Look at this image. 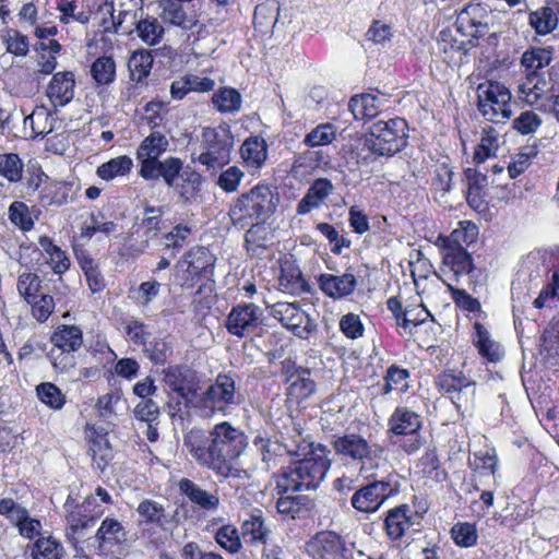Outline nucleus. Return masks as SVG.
<instances>
[{"label":"nucleus","instance_id":"4be33fe9","mask_svg":"<svg viewBox=\"0 0 559 559\" xmlns=\"http://www.w3.org/2000/svg\"><path fill=\"white\" fill-rule=\"evenodd\" d=\"M253 445L260 452L262 462L265 467L270 469L277 464V460L284 454L300 455L301 444L296 450L288 448L286 444L280 443L277 440H272L267 437L258 435L253 440Z\"/></svg>","mask_w":559,"mask_h":559},{"label":"nucleus","instance_id":"58836bf2","mask_svg":"<svg viewBox=\"0 0 559 559\" xmlns=\"http://www.w3.org/2000/svg\"><path fill=\"white\" fill-rule=\"evenodd\" d=\"M217 545L227 552L235 555L242 549L241 532L234 524H224L214 535Z\"/></svg>","mask_w":559,"mask_h":559},{"label":"nucleus","instance_id":"e2e57ef3","mask_svg":"<svg viewBox=\"0 0 559 559\" xmlns=\"http://www.w3.org/2000/svg\"><path fill=\"white\" fill-rule=\"evenodd\" d=\"M266 221L255 222L250 224L245 235V242L248 248L257 247V248H265L267 242L269 230L265 227Z\"/></svg>","mask_w":559,"mask_h":559},{"label":"nucleus","instance_id":"39448f33","mask_svg":"<svg viewBox=\"0 0 559 559\" xmlns=\"http://www.w3.org/2000/svg\"><path fill=\"white\" fill-rule=\"evenodd\" d=\"M407 123L402 118L374 122L364 138V147L376 156H393L407 143Z\"/></svg>","mask_w":559,"mask_h":559},{"label":"nucleus","instance_id":"6ab92c4d","mask_svg":"<svg viewBox=\"0 0 559 559\" xmlns=\"http://www.w3.org/2000/svg\"><path fill=\"white\" fill-rule=\"evenodd\" d=\"M320 289L330 298L343 299L350 296L357 287V278L350 267L342 275L324 273L319 275Z\"/></svg>","mask_w":559,"mask_h":559},{"label":"nucleus","instance_id":"de8ad7c7","mask_svg":"<svg viewBox=\"0 0 559 559\" xmlns=\"http://www.w3.org/2000/svg\"><path fill=\"white\" fill-rule=\"evenodd\" d=\"M551 61V52L547 49L535 48L523 53L521 64L525 68L526 73L534 72L540 74L538 70L548 66Z\"/></svg>","mask_w":559,"mask_h":559},{"label":"nucleus","instance_id":"b1692460","mask_svg":"<svg viewBox=\"0 0 559 559\" xmlns=\"http://www.w3.org/2000/svg\"><path fill=\"white\" fill-rule=\"evenodd\" d=\"M333 191L332 182L326 178L316 179L309 187L304 198L298 202L296 212L298 215H306L328 199Z\"/></svg>","mask_w":559,"mask_h":559},{"label":"nucleus","instance_id":"6e6d98bb","mask_svg":"<svg viewBox=\"0 0 559 559\" xmlns=\"http://www.w3.org/2000/svg\"><path fill=\"white\" fill-rule=\"evenodd\" d=\"M451 537L457 546L468 548L476 545L478 535L475 524L460 522L452 527Z\"/></svg>","mask_w":559,"mask_h":559},{"label":"nucleus","instance_id":"09e8293b","mask_svg":"<svg viewBox=\"0 0 559 559\" xmlns=\"http://www.w3.org/2000/svg\"><path fill=\"white\" fill-rule=\"evenodd\" d=\"M336 138V128L332 123H321L312 129L304 139V144L309 147L324 146Z\"/></svg>","mask_w":559,"mask_h":559},{"label":"nucleus","instance_id":"cd10ccee","mask_svg":"<svg viewBox=\"0 0 559 559\" xmlns=\"http://www.w3.org/2000/svg\"><path fill=\"white\" fill-rule=\"evenodd\" d=\"M444 252L442 257L443 266L449 269L456 280L474 270L473 259L464 247L450 246L442 247Z\"/></svg>","mask_w":559,"mask_h":559},{"label":"nucleus","instance_id":"c03bdc74","mask_svg":"<svg viewBox=\"0 0 559 559\" xmlns=\"http://www.w3.org/2000/svg\"><path fill=\"white\" fill-rule=\"evenodd\" d=\"M212 102L219 112H235L241 107V95L235 88L223 87L213 94Z\"/></svg>","mask_w":559,"mask_h":559},{"label":"nucleus","instance_id":"4c0bfd02","mask_svg":"<svg viewBox=\"0 0 559 559\" xmlns=\"http://www.w3.org/2000/svg\"><path fill=\"white\" fill-rule=\"evenodd\" d=\"M499 148V132L493 127H485L479 144L476 146L473 159L483 164L487 158L495 156Z\"/></svg>","mask_w":559,"mask_h":559},{"label":"nucleus","instance_id":"338daca9","mask_svg":"<svg viewBox=\"0 0 559 559\" xmlns=\"http://www.w3.org/2000/svg\"><path fill=\"white\" fill-rule=\"evenodd\" d=\"M37 395L43 403L55 409L61 408L64 403L62 393L52 383H43L38 385Z\"/></svg>","mask_w":559,"mask_h":559},{"label":"nucleus","instance_id":"69168bd1","mask_svg":"<svg viewBox=\"0 0 559 559\" xmlns=\"http://www.w3.org/2000/svg\"><path fill=\"white\" fill-rule=\"evenodd\" d=\"M243 171L237 166H230L217 178V186L225 192H234L238 189L241 179L243 178Z\"/></svg>","mask_w":559,"mask_h":559},{"label":"nucleus","instance_id":"13d9d810","mask_svg":"<svg viewBox=\"0 0 559 559\" xmlns=\"http://www.w3.org/2000/svg\"><path fill=\"white\" fill-rule=\"evenodd\" d=\"M471 380L466 378L461 371H447L437 379L439 389L450 396L455 393L460 388H466V383Z\"/></svg>","mask_w":559,"mask_h":559},{"label":"nucleus","instance_id":"864d4df0","mask_svg":"<svg viewBox=\"0 0 559 559\" xmlns=\"http://www.w3.org/2000/svg\"><path fill=\"white\" fill-rule=\"evenodd\" d=\"M136 512L139 513L141 521L148 524L162 525L165 519L164 507L151 499H145L140 502L136 508Z\"/></svg>","mask_w":559,"mask_h":559},{"label":"nucleus","instance_id":"49530a36","mask_svg":"<svg viewBox=\"0 0 559 559\" xmlns=\"http://www.w3.org/2000/svg\"><path fill=\"white\" fill-rule=\"evenodd\" d=\"M23 168L24 164L17 154H0V176L5 178L10 183L21 181Z\"/></svg>","mask_w":559,"mask_h":559},{"label":"nucleus","instance_id":"680f3d73","mask_svg":"<svg viewBox=\"0 0 559 559\" xmlns=\"http://www.w3.org/2000/svg\"><path fill=\"white\" fill-rule=\"evenodd\" d=\"M143 217L139 219L136 217L134 225L141 226L146 229H153L154 231L162 230V217L164 215V210L162 206H153L150 204L144 205Z\"/></svg>","mask_w":559,"mask_h":559},{"label":"nucleus","instance_id":"a878e982","mask_svg":"<svg viewBox=\"0 0 559 559\" xmlns=\"http://www.w3.org/2000/svg\"><path fill=\"white\" fill-rule=\"evenodd\" d=\"M215 258L205 247L190 249L179 261V264H187V271L191 275L207 277L212 274Z\"/></svg>","mask_w":559,"mask_h":559},{"label":"nucleus","instance_id":"dca6fc26","mask_svg":"<svg viewBox=\"0 0 559 559\" xmlns=\"http://www.w3.org/2000/svg\"><path fill=\"white\" fill-rule=\"evenodd\" d=\"M306 552L312 559H336L345 549L340 535L332 531H321L306 543Z\"/></svg>","mask_w":559,"mask_h":559},{"label":"nucleus","instance_id":"473e14b6","mask_svg":"<svg viewBox=\"0 0 559 559\" xmlns=\"http://www.w3.org/2000/svg\"><path fill=\"white\" fill-rule=\"evenodd\" d=\"M478 236L477 226L468 221H462L459 223V227L455 228L449 237L440 236L438 238L437 243L440 247H450V246H460L464 245L468 246L473 243Z\"/></svg>","mask_w":559,"mask_h":559},{"label":"nucleus","instance_id":"f257e3e1","mask_svg":"<svg viewBox=\"0 0 559 559\" xmlns=\"http://www.w3.org/2000/svg\"><path fill=\"white\" fill-rule=\"evenodd\" d=\"M247 444L245 433L227 421L215 425L209 435L193 428L183 438V447L199 465L225 478L248 477L247 471L234 465Z\"/></svg>","mask_w":559,"mask_h":559},{"label":"nucleus","instance_id":"9b49d317","mask_svg":"<svg viewBox=\"0 0 559 559\" xmlns=\"http://www.w3.org/2000/svg\"><path fill=\"white\" fill-rule=\"evenodd\" d=\"M393 485L385 480H374L353 495L350 502L354 509L359 512H376L390 497L395 493Z\"/></svg>","mask_w":559,"mask_h":559},{"label":"nucleus","instance_id":"f8f14e48","mask_svg":"<svg viewBox=\"0 0 559 559\" xmlns=\"http://www.w3.org/2000/svg\"><path fill=\"white\" fill-rule=\"evenodd\" d=\"M491 19L483 3H469L457 14L456 27L464 36L479 38L488 33Z\"/></svg>","mask_w":559,"mask_h":559},{"label":"nucleus","instance_id":"37998d69","mask_svg":"<svg viewBox=\"0 0 559 559\" xmlns=\"http://www.w3.org/2000/svg\"><path fill=\"white\" fill-rule=\"evenodd\" d=\"M51 342L59 349H78L83 342L82 331L75 325H62L53 333Z\"/></svg>","mask_w":559,"mask_h":559},{"label":"nucleus","instance_id":"f704fd0d","mask_svg":"<svg viewBox=\"0 0 559 559\" xmlns=\"http://www.w3.org/2000/svg\"><path fill=\"white\" fill-rule=\"evenodd\" d=\"M182 169V162L178 157L169 156L164 160L157 159L152 167V177H143L145 180L163 178L168 187H173Z\"/></svg>","mask_w":559,"mask_h":559},{"label":"nucleus","instance_id":"393cba45","mask_svg":"<svg viewBox=\"0 0 559 559\" xmlns=\"http://www.w3.org/2000/svg\"><path fill=\"white\" fill-rule=\"evenodd\" d=\"M95 408L99 417L105 420H111L123 416L129 411L128 401L124 399L121 390L116 389L111 392L100 395L97 399Z\"/></svg>","mask_w":559,"mask_h":559},{"label":"nucleus","instance_id":"603ef678","mask_svg":"<svg viewBox=\"0 0 559 559\" xmlns=\"http://www.w3.org/2000/svg\"><path fill=\"white\" fill-rule=\"evenodd\" d=\"M116 64L111 57L97 58L91 67V74L98 84H109L114 81Z\"/></svg>","mask_w":559,"mask_h":559},{"label":"nucleus","instance_id":"a18cd8bd","mask_svg":"<svg viewBox=\"0 0 559 559\" xmlns=\"http://www.w3.org/2000/svg\"><path fill=\"white\" fill-rule=\"evenodd\" d=\"M133 162L132 159L127 156H118L115 158H111L107 163L102 164L97 168V175L104 180H111L119 176H124L130 173L132 168Z\"/></svg>","mask_w":559,"mask_h":559},{"label":"nucleus","instance_id":"bf43d9fd","mask_svg":"<svg viewBox=\"0 0 559 559\" xmlns=\"http://www.w3.org/2000/svg\"><path fill=\"white\" fill-rule=\"evenodd\" d=\"M542 118L533 110L522 111L513 119L512 127L522 135H528L537 131L542 126Z\"/></svg>","mask_w":559,"mask_h":559},{"label":"nucleus","instance_id":"5701e85b","mask_svg":"<svg viewBox=\"0 0 559 559\" xmlns=\"http://www.w3.org/2000/svg\"><path fill=\"white\" fill-rule=\"evenodd\" d=\"M179 489L191 503L206 512H215L219 506V497L216 491H207L188 478L179 481Z\"/></svg>","mask_w":559,"mask_h":559},{"label":"nucleus","instance_id":"a19ab883","mask_svg":"<svg viewBox=\"0 0 559 559\" xmlns=\"http://www.w3.org/2000/svg\"><path fill=\"white\" fill-rule=\"evenodd\" d=\"M530 25L539 35L551 33L558 25V17L550 7H542L530 13Z\"/></svg>","mask_w":559,"mask_h":559},{"label":"nucleus","instance_id":"6e6552de","mask_svg":"<svg viewBox=\"0 0 559 559\" xmlns=\"http://www.w3.org/2000/svg\"><path fill=\"white\" fill-rule=\"evenodd\" d=\"M388 427L389 432L394 436L408 437L402 445L405 452L412 454L420 449L418 431L421 428V418L416 412L406 406H397L388 420Z\"/></svg>","mask_w":559,"mask_h":559},{"label":"nucleus","instance_id":"7ed1b4c3","mask_svg":"<svg viewBox=\"0 0 559 559\" xmlns=\"http://www.w3.org/2000/svg\"><path fill=\"white\" fill-rule=\"evenodd\" d=\"M277 204L278 194L270 186L259 183L230 203L228 217L233 226L245 229L258 221H267L275 213Z\"/></svg>","mask_w":559,"mask_h":559},{"label":"nucleus","instance_id":"3c124183","mask_svg":"<svg viewBox=\"0 0 559 559\" xmlns=\"http://www.w3.org/2000/svg\"><path fill=\"white\" fill-rule=\"evenodd\" d=\"M134 231L131 235V240L134 242L130 245L129 250L133 255H140L145 252L151 242L157 239L159 231L146 229L138 225H133Z\"/></svg>","mask_w":559,"mask_h":559},{"label":"nucleus","instance_id":"1a4fd4ad","mask_svg":"<svg viewBox=\"0 0 559 559\" xmlns=\"http://www.w3.org/2000/svg\"><path fill=\"white\" fill-rule=\"evenodd\" d=\"M336 454L345 460L361 462L360 472L366 471V464L378 457V451L360 435L346 433L333 440Z\"/></svg>","mask_w":559,"mask_h":559},{"label":"nucleus","instance_id":"ea45409f","mask_svg":"<svg viewBox=\"0 0 559 559\" xmlns=\"http://www.w3.org/2000/svg\"><path fill=\"white\" fill-rule=\"evenodd\" d=\"M153 66V56L151 51L141 49L134 51L128 62L132 81L142 82L151 72Z\"/></svg>","mask_w":559,"mask_h":559},{"label":"nucleus","instance_id":"aec40b11","mask_svg":"<svg viewBox=\"0 0 559 559\" xmlns=\"http://www.w3.org/2000/svg\"><path fill=\"white\" fill-rule=\"evenodd\" d=\"M74 88L75 80L73 72H57L52 75L47 86L46 96L55 108L63 107L73 99Z\"/></svg>","mask_w":559,"mask_h":559},{"label":"nucleus","instance_id":"052dcab7","mask_svg":"<svg viewBox=\"0 0 559 559\" xmlns=\"http://www.w3.org/2000/svg\"><path fill=\"white\" fill-rule=\"evenodd\" d=\"M17 289L19 293L27 300V302H32V300L40 296V280L34 273H23L19 277Z\"/></svg>","mask_w":559,"mask_h":559},{"label":"nucleus","instance_id":"7c9ffc66","mask_svg":"<svg viewBox=\"0 0 559 559\" xmlns=\"http://www.w3.org/2000/svg\"><path fill=\"white\" fill-rule=\"evenodd\" d=\"M139 38L148 46H155L160 43L164 35V27L158 20L142 11L141 16L133 25Z\"/></svg>","mask_w":559,"mask_h":559},{"label":"nucleus","instance_id":"f3484780","mask_svg":"<svg viewBox=\"0 0 559 559\" xmlns=\"http://www.w3.org/2000/svg\"><path fill=\"white\" fill-rule=\"evenodd\" d=\"M164 373L166 384L186 401H191L200 389L195 371L188 367H169Z\"/></svg>","mask_w":559,"mask_h":559},{"label":"nucleus","instance_id":"ddd939ff","mask_svg":"<svg viewBox=\"0 0 559 559\" xmlns=\"http://www.w3.org/2000/svg\"><path fill=\"white\" fill-rule=\"evenodd\" d=\"M271 314L296 336L306 337L310 332V320L298 302H276L271 307Z\"/></svg>","mask_w":559,"mask_h":559},{"label":"nucleus","instance_id":"c9c22d12","mask_svg":"<svg viewBox=\"0 0 559 559\" xmlns=\"http://www.w3.org/2000/svg\"><path fill=\"white\" fill-rule=\"evenodd\" d=\"M241 157L248 166L261 167L267 157V146L263 139H247L240 148Z\"/></svg>","mask_w":559,"mask_h":559},{"label":"nucleus","instance_id":"c85d7f7f","mask_svg":"<svg viewBox=\"0 0 559 559\" xmlns=\"http://www.w3.org/2000/svg\"><path fill=\"white\" fill-rule=\"evenodd\" d=\"M413 525L411 509L406 506H399L388 511L384 526L391 539L401 538Z\"/></svg>","mask_w":559,"mask_h":559},{"label":"nucleus","instance_id":"f03ea898","mask_svg":"<svg viewBox=\"0 0 559 559\" xmlns=\"http://www.w3.org/2000/svg\"><path fill=\"white\" fill-rule=\"evenodd\" d=\"M309 448L306 457L295 462L277 480V488L283 493L314 489L323 480L329 467V451L321 444L301 445L300 455Z\"/></svg>","mask_w":559,"mask_h":559},{"label":"nucleus","instance_id":"9d476101","mask_svg":"<svg viewBox=\"0 0 559 559\" xmlns=\"http://www.w3.org/2000/svg\"><path fill=\"white\" fill-rule=\"evenodd\" d=\"M95 544L99 555H114L128 546V531L119 520L107 516L96 531Z\"/></svg>","mask_w":559,"mask_h":559},{"label":"nucleus","instance_id":"5fc2aeb1","mask_svg":"<svg viewBox=\"0 0 559 559\" xmlns=\"http://www.w3.org/2000/svg\"><path fill=\"white\" fill-rule=\"evenodd\" d=\"M9 218L13 225L24 231L34 227L29 207L22 201H14L9 206Z\"/></svg>","mask_w":559,"mask_h":559},{"label":"nucleus","instance_id":"72a5a7b5","mask_svg":"<svg viewBox=\"0 0 559 559\" xmlns=\"http://www.w3.org/2000/svg\"><path fill=\"white\" fill-rule=\"evenodd\" d=\"M27 549L32 559H61L64 554L62 544L52 536L38 537Z\"/></svg>","mask_w":559,"mask_h":559},{"label":"nucleus","instance_id":"bb28decb","mask_svg":"<svg viewBox=\"0 0 559 559\" xmlns=\"http://www.w3.org/2000/svg\"><path fill=\"white\" fill-rule=\"evenodd\" d=\"M178 0H164L162 2V14L160 17L165 23L178 26L182 29L189 31L192 29L197 23V15L183 8Z\"/></svg>","mask_w":559,"mask_h":559},{"label":"nucleus","instance_id":"774afa93","mask_svg":"<svg viewBox=\"0 0 559 559\" xmlns=\"http://www.w3.org/2000/svg\"><path fill=\"white\" fill-rule=\"evenodd\" d=\"M448 288L451 293V297L454 304L464 311L468 312H479L480 311V302L478 299L472 297L464 289L455 288L454 286L448 284Z\"/></svg>","mask_w":559,"mask_h":559},{"label":"nucleus","instance_id":"4d7b16f0","mask_svg":"<svg viewBox=\"0 0 559 559\" xmlns=\"http://www.w3.org/2000/svg\"><path fill=\"white\" fill-rule=\"evenodd\" d=\"M53 120L55 118L51 112L45 107H39L25 118V123L29 122L36 134L44 135L52 131Z\"/></svg>","mask_w":559,"mask_h":559},{"label":"nucleus","instance_id":"412c9836","mask_svg":"<svg viewBox=\"0 0 559 559\" xmlns=\"http://www.w3.org/2000/svg\"><path fill=\"white\" fill-rule=\"evenodd\" d=\"M240 531L241 537L249 545H265L271 535L263 511L258 508L251 510L241 521Z\"/></svg>","mask_w":559,"mask_h":559},{"label":"nucleus","instance_id":"2f4dec72","mask_svg":"<svg viewBox=\"0 0 559 559\" xmlns=\"http://www.w3.org/2000/svg\"><path fill=\"white\" fill-rule=\"evenodd\" d=\"M381 99L377 95H355L348 103V109L357 120L371 119L380 111Z\"/></svg>","mask_w":559,"mask_h":559},{"label":"nucleus","instance_id":"8fccbe9b","mask_svg":"<svg viewBox=\"0 0 559 559\" xmlns=\"http://www.w3.org/2000/svg\"><path fill=\"white\" fill-rule=\"evenodd\" d=\"M19 513L20 515L13 522V524L16 526L19 531V534L26 539L41 537V522L38 519L31 516L26 509L19 510Z\"/></svg>","mask_w":559,"mask_h":559},{"label":"nucleus","instance_id":"79ce46f5","mask_svg":"<svg viewBox=\"0 0 559 559\" xmlns=\"http://www.w3.org/2000/svg\"><path fill=\"white\" fill-rule=\"evenodd\" d=\"M71 185L64 181H53L40 192V201L44 206H61L68 203Z\"/></svg>","mask_w":559,"mask_h":559},{"label":"nucleus","instance_id":"20e7f679","mask_svg":"<svg viewBox=\"0 0 559 559\" xmlns=\"http://www.w3.org/2000/svg\"><path fill=\"white\" fill-rule=\"evenodd\" d=\"M234 146V136L227 124L218 127H205L201 134L202 152L198 157L192 154V162L200 163L207 170L216 174L230 162V153Z\"/></svg>","mask_w":559,"mask_h":559},{"label":"nucleus","instance_id":"2eb2a0df","mask_svg":"<svg viewBox=\"0 0 559 559\" xmlns=\"http://www.w3.org/2000/svg\"><path fill=\"white\" fill-rule=\"evenodd\" d=\"M236 397L234 379L228 374L219 373L204 392L203 402L212 409L224 412L228 406L237 403Z\"/></svg>","mask_w":559,"mask_h":559},{"label":"nucleus","instance_id":"c756f323","mask_svg":"<svg viewBox=\"0 0 559 559\" xmlns=\"http://www.w3.org/2000/svg\"><path fill=\"white\" fill-rule=\"evenodd\" d=\"M464 177L467 182V203L474 209H479L485 203V188L488 185V178L485 174L474 168H466Z\"/></svg>","mask_w":559,"mask_h":559},{"label":"nucleus","instance_id":"0e129e2a","mask_svg":"<svg viewBox=\"0 0 559 559\" xmlns=\"http://www.w3.org/2000/svg\"><path fill=\"white\" fill-rule=\"evenodd\" d=\"M3 39L7 44V50L15 56H26L29 49L27 36L15 29H8Z\"/></svg>","mask_w":559,"mask_h":559},{"label":"nucleus","instance_id":"423d86ee","mask_svg":"<svg viewBox=\"0 0 559 559\" xmlns=\"http://www.w3.org/2000/svg\"><path fill=\"white\" fill-rule=\"evenodd\" d=\"M478 110L489 121L500 123L512 116L511 93L501 83L489 81L477 87Z\"/></svg>","mask_w":559,"mask_h":559},{"label":"nucleus","instance_id":"a211bd4d","mask_svg":"<svg viewBox=\"0 0 559 559\" xmlns=\"http://www.w3.org/2000/svg\"><path fill=\"white\" fill-rule=\"evenodd\" d=\"M167 138L160 132H152L140 144L136 158L141 163L140 176L152 177V167L168 147Z\"/></svg>","mask_w":559,"mask_h":559},{"label":"nucleus","instance_id":"4468645a","mask_svg":"<svg viewBox=\"0 0 559 559\" xmlns=\"http://www.w3.org/2000/svg\"><path fill=\"white\" fill-rule=\"evenodd\" d=\"M262 321V310L254 304L234 307L227 318L228 331L237 336L253 333Z\"/></svg>","mask_w":559,"mask_h":559},{"label":"nucleus","instance_id":"0eeeda50","mask_svg":"<svg viewBox=\"0 0 559 559\" xmlns=\"http://www.w3.org/2000/svg\"><path fill=\"white\" fill-rule=\"evenodd\" d=\"M105 32L129 34L143 11V0H105L99 7Z\"/></svg>","mask_w":559,"mask_h":559},{"label":"nucleus","instance_id":"e433bc0d","mask_svg":"<svg viewBox=\"0 0 559 559\" xmlns=\"http://www.w3.org/2000/svg\"><path fill=\"white\" fill-rule=\"evenodd\" d=\"M546 84L540 74L526 73L525 81L518 88L519 97L528 105H534L545 93Z\"/></svg>","mask_w":559,"mask_h":559}]
</instances>
